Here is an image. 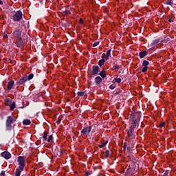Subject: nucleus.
<instances>
[{
  "mask_svg": "<svg viewBox=\"0 0 176 176\" xmlns=\"http://www.w3.org/2000/svg\"><path fill=\"white\" fill-rule=\"evenodd\" d=\"M126 149L129 152H130V146H128Z\"/></svg>",
  "mask_w": 176,
  "mask_h": 176,
  "instance_id": "obj_53",
  "label": "nucleus"
},
{
  "mask_svg": "<svg viewBox=\"0 0 176 176\" xmlns=\"http://www.w3.org/2000/svg\"><path fill=\"white\" fill-rule=\"evenodd\" d=\"M165 124H166V122H161L160 123V127L162 129V127H164Z\"/></svg>",
  "mask_w": 176,
  "mask_h": 176,
  "instance_id": "obj_41",
  "label": "nucleus"
},
{
  "mask_svg": "<svg viewBox=\"0 0 176 176\" xmlns=\"http://www.w3.org/2000/svg\"><path fill=\"white\" fill-rule=\"evenodd\" d=\"M91 131V126H89L87 127L85 126L81 131V134H84L85 135H89Z\"/></svg>",
  "mask_w": 176,
  "mask_h": 176,
  "instance_id": "obj_6",
  "label": "nucleus"
},
{
  "mask_svg": "<svg viewBox=\"0 0 176 176\" xmlns=\"http://www.w3.org/2000/svg\"><path fill=\"white\" fill-rule=\"evenodd\" d=\"M60 24L62 27H65L66 28H69V21L67 20H65L64 21H61Z\"/></svg>",
  "mask_w": 176,
  "mask_h": 176,
  "instance_id": "obj_11",
  "label": "nucleus"
},
{
  "mask_svg": "<svg viewBox=\"0 0 176 176\" xmlns=\"http://www.w3.org/2000/svg\"><path fill=\"white\" fill-rule=\"evenodd\" d=\"M6 174H5V171L2 170L0 173V176H6Z\"/></svg>",
  "mask_w": 176,
  "mask_h": 176,
  "instance_id": "obj_43",
  "label": "nucleus"
},
{
  "mask_svg": "<svg viewBox=\"0 0 176 176\" xmlns=\"http://www.w3.org/2000/svg\"><path fill=\"white\" fill-rule=\"evenodd\" d=\"M21 171H24V168H16L15 172V176H20L21 174Z\"/></svg>",
  "mask_w": 176,
  "mask_h": 176,
  "instance_id": "obj_15",
  "label": "nucleus"
},
{
  "mask_svg": "<svg viewBox=\"0 0 176 176\" xmlns=\"http://www.w3.org/2000/svg\"><path fill=\"white\" fill-rule=\"evenodd\" d=\"M113 82H116V83H120V82H122V79H121L120 78H114V80H113Z\"/></svg>",
  "mask_w": 176,
  "mask_h": 176,
  "instance_id": "obj_35",
  "label": "nucleus"
},
{
  "mask_svg": "<svg viewBox=\"0 0 176 176\" xmlns=\"http://www.w3.org/2000/svg\"><path fill=\"white\" fill-rule=\"evenodd\" d=\"M26 104H27V105H28V104H29L28 102H27Z\"/></svg>",
  "mask_w": 176,
  "mask_h": 176,
  "instance_id": "obj_54",
  "label": "nucleus"
},
{
  "mask_svg": "<svg viewBox=\"0 0 176 176\" xmlns=\"http://www.w3.org/2000/svg\"><path fill=\"white\" fill-rule=\"evenodd\" d=\"M130 168H135V165H131L129 166ZM130 168H128L126 172L125 173V176H129L130 175Z\"/></svg>",
  "mask_w": 176,
  "mask_h": 176,
  "instance_id": "obj_20",
  "label": "nucleus"
},
{
  "mask_svg": "<svg viewBox=\"0 0 176 176\" xmlns=\"http://www.w3.org/2000/svg\"><path fill=\"white\" fill-rule=\"evenodd\" d=\"M161 42L162 43H167L168 42H170V38H165L164 40H162Z\"/></svg>",
  "mask_w": 176,
  "mask_h": 176,
  "instance_id": "obj_36",
  "label": "nucleus"
},
{
  "mask_svg": "<svg viewBox=\"0 0 176 176\" xmlns=\"http://www.w3.org/2000/svg\"><path fill=\"white\" fill-rule=\"evenodd\" d=\"M100 72V67L98 65H94L92 66V71L91 72V75H98Z\"/></svg>",
  "mask_w": 176,
  "mask_h": 176,
  "instance_id": "obj_7",
  "label": "nucleus"
},
{
  "mask_svg": "<svg viewBox=\"0 0 176 176\" xmlns=\"http://www.w3.org/2000/svg\"><path fill=\"white\" fill-rule=\"evenodd\" d=\"M159 42H160V41L159 39H156L154 41H153V43L155 45H157V43H159Z\"/></svg>",
  "mask_w": 176,
  "mask_h": 176,
  "instance_id": "obj_40",
  "label": "nucleus"
},
{
  "mask_svg": "<svg viewBox=\"0 0 176 176\" xmlns=\"http://www.w3.org/2000/svg\"><path fill=\"white\" fill-rule=\"evenodd\" d=\"M100 76H101V78H102L103 79H104V78H107V72H105V70H102L100 73H99Z\"/></svg>",
  "mask_w": 176,
  "mask_h": 176,
  "instance_id": "obj_18",
  "label": "nucleus"
},
{
  "mask_svg": "<svg viewBox=\"0 0 176 176\" xmlns=\"http://www.w3.org/2000/svg\"><path fill=\"white\" fill-rule=\"evenodd\" d=\"M164 176H167L168 175V170H166L163 175Z\"/></svg>",
  "mask_w": 176,
  "mask_h": 176,
  "instance_id": "obj_46",
  "label": "nucleus"
},
{
  "mask_svg": "<svg viewBox=\"0 0 176 176\" xmlns=\"http://www.w3.org/2000/svg\"><path fill=\"white\" fill-rule=\"evenodd\" d=\"M115 87H116V84H112L111 85L109 88L111 89V90H113V89H115Z\"/></svg>",
  "mask_w": 176,
  "mask_h": 176,
  "instance_id": "obj_38",
  "label": "nucleus"
},
{
  "mask_svg": "<svg viewBox=\"0 0 176 176\" xmlns=\"http://www.w3.org/2000/svg\"><path fill=\"white\" fill-rule=\"evenodd\" d=\"M142 65L143 67H148L149 65V61L146 60H143Z\"/></svg>",
  "mask_w": 176,
  "mask_h": 176,
  "instance_id": "obj_28",
  "label": "nucleus"
},
{
  "mask_svg": "<svg viewBox=\"0 0 176 176\" xmlns=\"http://www.w3.org/2000/svg\"><path fill=\"white\" fill-rule=\"evenodd\" d=\"M122 68V66L118 65H114L113 66V69H116V71H119L120 69Z\"/></svg>",
  "mask_w": 176,
  "mask_h": 176,
  "instance_id": "obj_25",
  "label": "nucleus"
},
{
  "mask_svg": "<svg viewBox=\"0 0 176 176\" xmlns=\"http://www.w3.org/2000/svg\"><path fill=\"white\" fill-rule=\"evenodd\" d=\"M112 51V50H108L107 51V53L105 54V60H109V57H111V52Z\"/></svg>",
  "mask_w": 176,
  "mask_h": 176,
  "instance_id": "obj_17",
  "label": "nucleus"
},
{
  "mask_svg": "<svg viewBox=\"0 0 176 176\" xmlns=\"http://www.w3.org/2000/svg\"><path fill=\"white\" fill-rule=\"evenodd\" d=\"M107 144H108V141H106L104 143H103L102 144H100L98 145L99 148L101 149L102 148H104V146H107Z\"/></svg>",
  "mask_w": 176,
  "mask_h": 176,
  "instance_id": "obj_31",
  "label": "nucleus"
},
{
  "mask_svg": "<svg viewBox=\"0 0 176 176\" xmlns=\"http://www.w3.org/2000/svg\"><path fill=\"white\" fill-rule=\"evenodd\" d=\"M0 5H3V1H2V0H0Z\"/></svg>",
  "mask_w": 176,
  "mask_h": 176,
  "instance_id": "obj_51",
  "label": "nucleus"
},
{
  "mask_svg": "<svg viewBox=\"0 0 176 176\" xmlns=\"http://www.w3.org/2000/svg\"><path fill=\"white\" fill-rule=\"evenodd\" d=\"M105 57H106L105 54H103L102 55V58L104 59V58H105Z\"/></svg>",
  "mask_w": 176,
  "mask_h": 176,
  "instance_id": "obj_50",
  "label": "nucleus"
},
{
  "mask_svg": "<svg viewBox=\"0 0 176 176\" xmlns=\"http://www.w3.org/2000/svg\"><path fill=\"white\" fill-rule=\"evenodd\" d=\"M141 115H142L141 111H132L131 114V119L132 122H136L138 123H140L141 120Z\"/></svg>",
  "mask_w": 176,
  "mask_h": 176,
  "instance_id": "obj_2",
  "label": "nucleus"
},
{
  "mask_svg": "<svg viewBox=\"0 0 176 176\" xmlns=\"http://www.w3.org/2000/svg\"><path fill=\"white\" fill-rule=\"evenodd\" d=\"M173 0H168L164 2L165 5H170V6H173Z\"/></svg>",
  "mask_w": 176,
  "mask_h": 176,
  "instance_id": "obj_29",
  "label": "nucleus"
},
{
  "mask_svg": "<svg viewBox=\"0 0 176 176\" xmlns=\"http://www.w3.org/2000/svg\"><path fill=\"white\" fill-rule=\"evenodd\" d=\"M12 19L13 21H21V20H23V12L20 10L15 12L13 14Z\"/></svg>",
  "mask_w": 176,
  "mask_h": 176,
  "instance_id": "obj_4",
  "label": "nucleus"
},
{
  "mask_svg": "<svg viewBox=\"0 0 176 176\" xmlns=\"http://www.w3.org/2000/svg\"><path fill=\"white\" fill-rule=\"evenodd\" d=\"M151 50H155V47H156V45L153 44V43H151Z\"/></svg>",
  "mask_w": 176,
  "mask_h": 176,
  "instance_id": "obj_37",
  "label": "nucleus"
},
{
  "mask_svg": "<svg viewBox=\"0 0 176 176\" xmlns=\"http://www.w3.org/2000/svg\"><path fill=\"white\" fill-rule=\"evenodd\" d=\"M14 122H16V120L13 118V116H9L7 118L6 121V128L7 131H10V130H12V123H13Z\"/></svg>",
  "mask_w": 176,
  "mask_h": 176,
  "instance_id": "obj_3",
  "label": "nucleus"
},
{
  "mask_svg": "<svg viewBox=\"0 0 176 176\" xmlns=\"http://www.w3.org/2000/svg\"><path fill=\"white\" fill-rule=\"evenodd\" d=\"M70 13L71 12L69 11H63L62 12V15L65 17V16H68Z\"/></svg>",
  "mask_w": 176,
  "mask_h": 176,
  "instance_id": "obj_32",
  "label": "nucleus"
},
{
  "mask_svg": "<svg viewBox=\"0 0 176 176\" xmlns=\"http://www.w3.org/2000/svg\"><path fill=\"white\" fill-rule=\"evenodd\" d=\"M85 175L86 176H89V175H90V173L89 172H85Z\"/></svg>",
  "mask_w": 176,
  "mask_h": 176,
  "instance_id": "obj_49",
  "label": "nucleus"
},
{
  "mask_svg": "<svg viewBox=\"0 0 176 176\" xmlns=\"http://www.w3.org/2000/svg\"><path fill=\"white\" fill-rule=\"evenodd\" d=\"M104 157L105 159H108V157H109V150H107L105 152H104Z\"/></svg>",
  "mask_w": 176,
  "mask_h": 176,
  "instance_id": "obj_34",
  "label": "nucleus"
},
{
  "mask_svg": "<svg viewBox=\"0 0 176 176\" xmlns=\"http://www.w3.org/2000/svg\"><path fill=\"white\" fill-rule=\"evenodd\" d=\"M147 72H148V66H144V67L142 69V72H143V74H145Z\"/></svg>",
  "mask_w": 176,
  "mask_h": 176,
  "instance_id": "obj_33",
  "label": "nucleus"
},
{
  "mask_svg": "<svg viewBox=\"0 0 176 176\" xmlns=\"http://www.w3.org/2000/svg\"><path fill=\"white\" fill-rule=\"evenodd\" d=\"M23 126H28L31 124V120H30L29 119H25L23 121Z\"/></svg>",
  "mask_w": 176,
  "mask_h": 176,
  "instance_id": "obj_19",
  "label": "nucleus"
},
{
  "mask_svg": "<svg viewBox=\"0 0 176 176\" xmlns=\"http://www.w3.org/2000/svg\"><path fill=\"white\" fill-rule=\"evenodd\" d=\"M105 61H106V59L99 60L98 64L100 68H101V67H102V65H104V64H105Z\"/></svg>",
  "mask_w": 176,
  "mask_h": 176,
  "instance_id": "obj_21",
  "label": "nucleus"
},
{
  "mask_svg": "<svg viewBox=\"0 0 176 176\" xmlns=\"http://www.w3.org/2000/svg\"><path fill=\"white\" fill-rule=\"evenodd\" d=\"M17 162L19 166V168L24 169V167H25V157L24 156L18 157Z\"/></svg>",
  "mask_w": 176,
  "mask_h": 176,
  "instance_id": "obj_5",
  "label": "nucleus"
},
{
  "mask_svg": "<svg viewBox=\"0 0 176 176\" xmlns=\"http://www.w3.org/2000/svg\"><path fill=\"white\" fill-rule=\"evenodd\" d=\"M126 148H127V143L125 142L123 146L124 151H126Z\"/></svg>",
  "mask_w": 176,
  "mask_h": 176,
  "instance_id": "obj_42",
  "label": "nucleus"
},
{
  "mask_svg": "<svg viewBox=\"0 0 176 176\" xmlns=\"http://www.w3.org/2000/svg\"><path fill=\"white\" fill-rule=\"evenodd\" d=\"M14 85V80H10L8 82V84L7 85V90L8 91H10L12 89H13V86Z\"/></svg>",
  "mask_w": 176,
  "mask_h": 176,
  "instance_id": "obj_10",
  "label": "nucleus"
},
{
  "mask_svg": "<svg viewBox=\"0 0 176 176\" xmlns=\"http://www.w3.org/2000/svg\"><path fill=\"white\" fill-rule=\"evenodd\" d=\"M5 104L7 105V107H10V104H12V100L10 98H6L5 99Z\"/></svg>",
  "mask_w": 176,
  "mask_h": 176,
  "instance_id": "obj_22",
  "label": "nucleus"
},
{
  "mask_svg": "<svg viewBox=\"0 0 176 176\" xmlns=\"http://www.w3.org/2000/svg\"><path fill=\"white\" fill-rule=\"evenodd\" d=\"M138 124V122H135V121H132V124L131 125V126L129 129V131H133V130H134V129H135V127H137V125Z\"/></svg>",
  "mask_w": 176,
  "mask_h": 176,
  "instance_id": "obj_12",
  "label": "nucleus"
},
{
  "mask_svg": "<svg viewBox=\"0 0 176 176\" xmlns=\"http://www.w3.org/2000/svg\"><path fill=\"white\" fill-rule=\"evenodd\" d=\"M21 108H24V106H23Z\"/></svg>",
  "mask_w": 176,
  "mask_h": 176,
  "instance_id": "obj_55",
  "label": "nucleus"
},
{
  "mask_svg": "<svg viewBox=\"0 0 176 176\" xmlns=\"http://www.w3.org/2000/svg\"><path fill=\"white\" fill-rule=\"evenodd\" d=\"M85 94H86V91H78L77 93V95L78 96V97H83Z\"/></svg>",
  "mask_w": 176,
  "mask_h": 176,
  "instance_id": "obj_27",
  "label": "nucleus"
},
{
  "mask_svg": "<svg viewBox=\"0 0 176 176\" xmlns=\"http://www.w3.org/2000/svg\"><path fill=\"white\" fill-rule=\"evenodd\" d=\"M32 79H34V74H30L27 76L28 80H31Z\"/></svg>",
  "mask_w": 176,
  "mask_h": 176,
  "instance_id": "obj_30",
  "label": "nucleus"
},
{
  "mask_svg": "<svg viewBox=\"0 0 176 176\" xmlns=\"http://www.w3.org/2000/svg\"><path fill=\"white\" fill-rule=\"evenodd\" d=\"M173 21H173L172 19H168L169 23H173Z\"/></svg>",
  "mask_w": 176,
  "mask_h": 176,
  "instance_id": "obj_52",
  "label": "nucleus"
},
{
  "mask_svg": "<svg viewBox=\"0 0 176 176\" xmlns=\"http://www.w3.org/2000/svg\"><path fill=\"white\" fill-rule=\"evenodd\" d=\"M122 92V90L119 89V91H116L114 95L115 96H118L119 94V93Z\"/></svg>",
  "mask_w": 176,
  "mask_h": 176,
  "instance_id": "obj_45",
  "label": "nucleus"
},
{
  "mask_svg": "<svg viewBox=\"0 0 176 176\" xmlns=\"http://www.w3.org/2000/svg\"><path fill=\"white\" fill-rule=\"evenodd\" d=\"M14 108H16V102H13L12 103L10 104V111H14Z\"/></svg>",
  "mask_w": 176,
  "mask_h": 176,
  "instance_id": "obj_23",
  "label": "nucleus"
},
{
  "mask_svg": "<svg viewBox=\"0 0 176 176\" xmlns=\"http://www.w3.org/2000/svg\"><path fill=\"white\" fill-rule=\"evenodd\" d=\"M47 142H49L50 144L53 142V135H50L48 138H47Z\"/></svg>",
  "mask_w": 176,
  "mask_h": 176,
  "instance_id": "obj_24",
  "label": "nucleus"
},
{
  "mask_svg": "<svg viewBox=\"0 0 176 176\" xmlns=\"http://www.w3.org/2000/svg\"><path fill=\"white\" fill-rule=\"evenodd\" d=\"M8 34H4V35H3V39H4V40L6 41V39H8Z\"/></svg>",
  "mask_w": 176,
  "mask_h": 176,
  "instance_id": "obj_44",
  "label": "nucleus"
},
{
  "mask_svg": "<svg viewBox=\"0 0 176 176\" xmlns=\"http://www.w3.org/2000/svg\"><path fill=\"white\" fill-rule=\"evenodd\" d=\"M48 134H49V132H47V131L44 132V135L43 136V141H47Z\"/></svg>",
  "mask_w": 176,
  "mask_h": 176,
  "instance_id": "obj_26",
  "label": "nucleus"
},
{
  "mask_svg": "<svg viewBox=\"0 0 176 176\" xmlns=\"http://www.w3.org/2000/svg\"><path fill=\"white\" fill-rule=\"evenodd\" d=\"M25 82H28V80H27V76H23V77L16 82V85H19V86H24V85H25Z\"/></svg>",
  "mask_w": 176,
  "mask_h": 176,
  "instance_id": "obj_8",
  "label": "nucleus"
},
{
  "mask_svg": "<svg viewBox=\"0 0 176 176\" xmlns=\"http://www.w3.org/2000/svg\"><path fill=\"white\" fill-rule=\"evenodd\" d=\"M94 82L96 85H98L102 82V78L100 76H96L94 79Z\"/></svg>",
  "mask_w": 176,
  "mask_h": 176,
  "instance_id": "obj_14",
  "label": "nucleus"
},
{
  "mask_svg": "<svg viewBox=\"0 0 176 176\" xmlns=\"http://www.w3.org/2000/svg\"><path fill=\"white\" fill-rule=\"evenodd\" d=\"M22 35V30L20 29H16L14 30L11 36L15 38V45L16 47H21L23 45H24V40H23Z\"/></svg>",
  "mask_w": 176,
  "mask_h": 176,
  "instance_id": "obj_1",
  "label": "nucleus"
},
{
  "mask_svg": "<svg viewBox=\"0 0 176 176\" xmlns=\"http://www.w3.org/2000/svg\"><path fill=\"white\" fill-rule=\"evenodd\" d=\"M1 157H4V159L9 160L10 157H12V154H10V153L8 151H4L1 153Z\"/></svg>",
  "mask_w": 176,
  "mask_h": 176,
  "instance_id": "obj_9",
  "label": "nucleus"
},
{
  "mask_svg": "<svg viewBox=\"0 0 176 176\" xmlns=\"http://www.w3.org/2000/svg\"><path fill=\"white\" fill-rule=\"evenodd\" d=\"M56 123H61V119L58 118L57 120H56Z\"/></svg>",
  "mask_w": 176,
  "mask_h": 176,
  "instance_id": "obj_48",
  "label": "nucleus"
},
{
  "mask_svg": "<svg viewBox=\"0 0 176 176\" xmlns=\"http://www.w3.org/2000/svg\"><path fill=\"white\" fill-rule=\"evenodd\" d=\"M127 135L129 138V140H134V138H135V135L133 134V131L128 130Z\"/></svg>",
  "mask_w": 176,
  "mask_h": 176,
  "instance_id": "obj_13",
  "label": "nucleus"
},
{
  "mask_svg": "<svg viewBox=\"0 0 176 176\" xmlns=\"http://www.w3.org/2000/svg\"><path fill=\"white\" fill-rule=\"evenodd\" d=\"M79 23H80V24H83V19L80 18L79 19Z\"/></svg>",
  "mask_w": 176,
  "mask_h": 176,
  "instance_id": "obj_47",
  "label": "nucleus"
},
{
  "mask_svg": "<svg viewBox=\"0 0 176 176\" xmlns=\"http://www.w3.org/2000/svg\"><path fill=\"white\" fill-rule=\"evenodd\" d=\"M147 54H148V52L142 51L139 53V57L140 58H144V57H145V56H146Z\"/></svg>",
  "mask_w": 176,
  "mask_h": 176,
  "instance_id": "obj_16",
  "label": "nucleus"
},
{
  "mask_svg": "<svg viewBox=\"0 0 176 176\" xmlns=\"http://www.w3.org/2000/svg\"><path fill=\"white\" fill-rule=\"evenodd\" d=\"M100 45V41H96L94 44H93V47H96V46H98Z\"/></svg>",
  "mask_w": 176,
  "mask_h": 176,
  "instance_id": "obj_39",
  "label": "nucleus"
}]
</instances>
